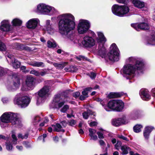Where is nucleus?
<instances>
[{
    "instance_id": "nucleus-55",
    "label": "nucleus",
    "mask_w": 155,
    "mask_h": 155,
    "mask_svg": "<svg viewBox=\"0 0 155 155\" xmlns=\"http://www.w3.org/2000/svg\"><path fill=\"white\" fill-rule=\"evenodd\" d=\"M97 134L98 135L99 138L100 139H103L104 138V137L102 133L100 132H97Z\"/></svg>"
},
{
    "instance_id": "nucleus-49",
    "label": "nucleus",
    "mask_w": 155,
    "mask_h": 155,
    "mask_svg": "<svg viewBox=\"0 0 155 155\" xmlns=\"http://www.w3.org/2000/svg\"><path fill=\"white\" fill-rule=\"evenodd\" d=\"M91 114L90 113V112H84L83 113V117L85 119H87L88 118V116L90 115Z\"/></svg>"
},
{
    "instance_id": "nucleus-36",
    "label": "nucleus",
    "mask_w": 155,
    "mask_h": 155,
    "mask_svg": "<svg viewBox=\"0 0 155 155\" xmlns=\"http://www.w3.org/2000/svg\"><path fill=\"white\" fill-rule=\"evenodd\" d=\"M6 149L9 151H12L13 148V146L11 143L9 142H6L5 144Z\"/></svg>"
},
{
    "instance_id": "nucleus-45",
    "label": "nucleus",
    "mask_w": 155,
    "mask_h": 155,
    "mask_svg": "<svg viewBox=\"0 0 155 155\" xmlns=\"http://www.w3.org/2000/svg\"><path fill=\"white\" fill-rule=\"evenodd\" d=\"M30 74H33L34 75L37 76H39V72L35 70H33L30 71Z\"/></svg>"
},
{
    "instance_id": "nucleus-25",
    "label": "nucleus",
    "mask_w": 155,
    "mask_h": 155,
    "mask_svg": "<svg viewBox=\"0 0 155 155\" xmlns=\"http://www.w3.org/2000/svg\"><path fill=\"white\" fill-rule=\"evenodd\" d=\"M52 127L54 131L59 132L61 131L64 132V130L61 129L62 127L61 125L57 123L55 125H52Z\"/></svg>"
},
{
    "instance_id": "nucleus-35",
    "label": "nucleus",
    "mask_w": 155,
    "mask_h": 155,
    "mask_svg": "<svg viewBox=\"0 0 155 155\" xmlns=\"http://www.w3.org/2000/svg\"><path fill=\"white\" fill-rule=\"evenodd\" d=\"M41 120V118L38 116L34 117L33 119V123L34 125H36Z\"/></svg>"
},
{
    "instance_id": "nucleus-19",
    "label": "nucleus",
    "mask_w": 155,
    "mask_h": 155,
    "mask_svg": "<svg viewBox=\"0 0 155 155\" xmlns=\"http://www.w3.org/2000/svg\"><path fill=\"white\" fill-rule=\"evenodd\" d=\"M141 115V111L138 110H134L130 114L129 117L130 119L136 120L139 118Z\"/></svg>"
},
{
    "instance_id": "nucleus-33",
    "label": "nucleus",
    "mask_w": 155,
    "mask_h": 155,
    "mask_svg": "<svg viewBox=\"0 0 155 155\" xmlns=\"http://www.w3.org/2000/svg\"><path fill=\"white\" fill-rule=\"evenodd\" d=\"M65 62L62 63L61 64H58L57 63H54V65L57 68L60 69H63L65 65Z\"/></svg>"
},
{
    "instance_id": "nucleus-50",
    "label": "nucleus",
    "mask_w": 155,
    "mask_h": 155,
    "mask_svg": "<svg viewBox=\"0 0 155 155\" xmlns=\"http://www.w3.org/2000/svg\"><path fill=\"white\" fill-rule=\"evenodd\" d=\"M7 88L8 90L9 91H15L17 89H12L14 87V85H9L7 86Z\"/></svg>"
},
{
    "instance_id": "nucleus-38",
    "label": "nucleus",
    "mask_w": 155,
    "mask_h": 155,
    "mask_svg": "<svg viewBox=\"0 0 155 155\" xmlns=\"http://www.w3.org/2000/svg\"><path fill=\"white\" fill-rule=\"evenodd\" d=\"M92 89V88L91 87L85 88L82 92V95L85 96H87L88 95L87 91H91Z\"/></svg>"
},
{
    "instance_id": "nucleus-17",
    "label": "nucleus",
    "mask_w": 155,
    "mask_h": 155,
    "mask_svg": "<svg viewBox=\"0 0 155 155\" xmlns=\"http://www.w3.org/2000/svg\"><path fill=\"white\" fill-rule=\"evenodd\" d=\"M0 28L2 31H9L10 29V25L8 21L7 20L2 21L1 23Z\"/></svg>"
},
{
    "instance_id": "nucleus-43",
    "label": "nucleus",
    "mask_w": 155,
    "mask_h": 155,
    "mask_svg": "<svg viewBox=\"0 0 155 155\" xmlns=\"http://www.w3.org/2000/svg\"><path fill=\"white\" fill-rule=\"evenodd\" d=\"M120 119H121V122H122L121 123V124H126L128 123L129 122L127 120L126 117L125 116H123L120 118Z\"/></svg>"
},
{
    "instance_id": "nucleus-13",
    "label": "nucleus",
    "mask_w": 155,
    "mask_h": 155,
    "mask_svg": "<svg viewBox=\"0 0 155 155\" xmlns=\"http://www.w3.org/2000/svg\"><path fill=\"white\" fill-rule=\"evenodd\" d=\"M49 87L48 86H45L38 92V95L39 97L37 99V104H39L42 102L43 98L47 97L49 94Z\"/></svg>"
},
{
    "instance_id": "nucleus-22",
    "label": "nucleus",
    "mask_w": 155,
    "mask_h": 155,
    "mask_svg": "<svg viewBox=\"0 0 155 155\" xmlns=\"http://www.w3.org/2000/svg\"><path fill=\"white\" fill-rule=\"evenodd\" d=\"M153 129V127L151 126H148L145 127L143 131V135L146 140L148 139L150 134Z\"/></svg>"
},
{
    "instance_id": "nucleus-15",
    "label": "nucleus",
    "mask_w": 155,
    "mask_h": 155,
    "mask_svg": "<svg viewBox=\"0 0 155 155\" xmlns=\"http://www.w3.org/2000/svg\"><path fill=\"white\" fill-rule=\"evenodd\" d=\"M131 26L137 31H140V30H147L149 28L148 24L144 22L132 24H131Z\"/></svg>"
},
{
    "instance_id": "nucleus-31",
    "label": "nucleus",
    "mask_w": 155,
    "mask_h": 155,
    "mask_svg": "<svg viewBox=\"0 0 155 155\" xmlns=\"http://www.w3.org/2000/svg\"><path fill=\"white\" fill-rule=\"evenodd\" d=\"M22 23V21L18 18H15L13 20L12 23L14 26H20Z\"/></svg>"
},
{
    "instance_id": "nucleus-32",
    "label": "nucleus",
    "mask_w": 155,
    "mask_h": 155,
    "mask_svg": "<svg viewBox=\"0 0 155 155\" xmlns=\"http://www.w3.org/2000/svg\"><path fill=\"white\" fill-rule=\"evenodd\" d=\"M143 126L140 124H137L134 127V130L136 133H138L141 131Z\"/></svg>"
},
{
    "instance_id": "nucleus-42",
    "label": "nucleus",
    "mask_w": 155,
    "mask_h": 155,
    "mask_svg": "<svg viewBox=\"0 0 155 155\" xmlns=\"http://www.w3.org/2000/svg\"><path fill=\"white\" fill-rule=\"evenodd\" d=\"M12 137L13 139L12 142L13 144H17V139L15 135L13 133L12 135Z\"/></svg>"
},
{
    "instance_id": "nucleus-6",
    "label": "nucleus",
    "mask_w": 155,
    "mask_h": 155,
    "mask_svg": "<svg viewBox=\"0 0 155 155\" xmlns=\"http://www.w3.org/2000/svg\"><path fill=\"white\" fill-rule=\"evenodd\" d=\"M123 73V76L127 79H130L134 76L135 73L137 70L138 73H141L140 71H138L137 68L131 64H128L124 65L122 70Z\"/></svg>"
},
{
    "instance_id": "nucleus-41",
    "label": "nucleus",
    "mask_w": 155,
    "mask_h": 155,
    "mask_svg": "<svg viewBox=\"0 0 155 155\" xmlns=\"http://www.w3.org/2000/svg\"><path fill=\"white\" fill-rule=\"evenodd\" d=\"M69 108V106L68 105H64L61 109V111L63 113H65Z\"/></svg>"
},
{
    "instance_id": "nucleus-18",
    "label": "nucleus",
    "mask_w": 155,
    "mask_h": 155,
    "mask_svg": "<svg viewBox=\"0 0 155 155\" xmlns=\"http://www.w3.org/2000/svg\"><path fill=\"white\" fill-rule=\"evenodd\" d=\"M140 94L141 98L144 100L148 101L150 99V96L147 89H141L140 92Z\"/></svg>"
},
{
    "instance_id": "nucleus-63",
    "label": "nucleus",
    "mask_w": 155,
    "mask_h": 155,
    "mask_svg": "<svg viewBox=\"0 0 155 155\" xmlns=\"http://www.w3.org/2000/svg\"><path fill=\"white\" fill-rule=\"evenodd\" d=\"M23 144L25 145L26 147H30L29 143L28 142H23Z\"/></svg>"
},
{
    "instance_id": "nucleus-34",
    "label": "nucleus",
    "mask_w": 155,
    "mask_h": 155,
    "mask_svg": "<svg viewBox=\"0 0 155 155\" xmlns=\"http://www.w3.org/2000/svg\"><path fill=\"white\" fill-rule=\"evenodd\" d=\"M47 46L49 48H54L56 47V44L55 42L53 41H48L47 42Z\"/></svg>"
},
{
    "instance_id": "nucleus-2",
    "label": "nucleus",
    "mask_w": 155,
    "mask_h": 155,
    "mask_svg": "<svg viewBox=\"0 0 155 155\" xmlns=\"http://www.w3.org/2000/svg\"><path fill=\"white\" fill-rule=\"evenodd\" d=\"M11 122L13 125L16 126L20 125L21 121L19 118V115L12 112H6L4 113L0 117V124L2 128H4L6 125L4 123Z\"/></svg>"
},
{
    "instance_id": "nucleus-20",
    "label": "nucleus",
    "mask_w": 155,
    "mask_h": 155,
    "mask_svg": "<svg viewBox=\"0 0 155 155\" xmlns=\"http://www.w3.org/2000/svg\"><path fill=\"white\" fill-rule=\"evenodd\" d=\"M38 20L36 18L32 19L29 20L27 23L26 26L29 28L34 29L37 25Z\"/></svg>"
},
{
    "instance_id": "nucleus-48",
    "label": "nucleus",
    "mask_w": 155,
    "mask_h": 155,
    "mask_svg": "<svg viewBox=\"0 0 155 155\" xmlns=\"http://www.w3.org/2000/svg\"><path fill=\"white\" fill-rule=\"evenodd\" d=\"M122 143L120 141H118L117 143L115 145V147L116 149L117 150H119L120 148V147H121Z\"/></svg>"
},
{
    "instance_id": "nucleus-3",
    "label": "nucleus",
    "mask_w": 155,
    "mask_h": 155,
    "mask_svg": "<svg viewBox=\"0 0 155 155\" xmlns=\"http://www.w3.org/2000/svg\"><path fill=\"white\" fill-rule=\"evenodd\" d=\"M124 104L122 101L113 100L108 102L107 106H104V108L107 111H110L113 110L117 111H121L124 109Z\"/></svg>"
},
{
    "instance_id": "nucleus-27",
    "label": "nucleus",
    "mask_w": 155,
    "mask_h": 155,
    "mask_svg": "<svg viewBox=\"0 0 155 155\" xmlns=\"http://www.w3.org/2000/svg\"><path fill=\"white\" fill-rule=\"evenodd\" d=\"M123 95L122 92H111L108 95V96L110 98H114L120 97Z\"/></svg>"
},
{
    "instance_id": "nucleus-57",
    "label": "nucleus",
    "mask_w": 155,
    "mask_h": 155,
    "mask_svg": "<svg viewBox=\"0 0 155 155\" xmlns=\"http://www.w3.org/2000/svg\"><path fill=\"white\" fill-rule=\"evenodd\" d=\"M80 94V93L79 92H76L73 93V96L75 97H79Z\"/></svg>"
},
{
    "instance_id": "nucleus-51",
    "label": "nucleus",
    "mask_w": 155,
    "mask_h": 155,
    "mask_svg": "<svg viewBox=\"0 0 155 155\" xmlns=\"http://www.w3.org/2000/svg\"><path fill=\"white\" fill-rule=\"evenodd\" d=\"M21 69L22 71L23 72L27 73L29 72V71L28 70H26V67L25 66H22L21 67Z\"/></svg>"
},
{
    "instance_id": "nucleus-5",
    "label": "nucleus",
    "mask_w": 155,
    "mask_h": 155,
    "mask_svg": "<svg viewBox=\"0 0 155 155\" xmlns=\"http://www.w3.org/2000/svg\"><path fill=\"white\" fill-rule=\"evenodd\" d=\"M112 11L114 15L122 17L127 15L129 9L126 5L119 6L114 5L112 7Z\"/></svg>"
},
{
    "instance_id": "nucleus-14",
    "label": "nucleus",
    "mask_w": 155,
    "mask_h": 155,
    "mask_svg": "<svg viewBox=\"0 0 155 155\" xmlns=\"http://www.w3.org/2000/svg\"><path fill=\"white\" fill-rule=\"evenodd\" d=\"M65 101L58 97H56L54 100L51 107L52 108H59L64 104Z\"/></svg>"
},
{
    "instance_id": "nucleus-58",
    "label": "nucleus",
    "mask_w": 155,
    "mask_h": 155,
    "mask_svg": "<svg viewBox=\"0 0 155 155\" xmlns=\"http://www.w3.org/2000/svg\"><path fill=\"white\" fill-rule=\"evenodd\" d=\"M51 25L50 24V21L49 20H47L46 22V28L51 26Z\"/></svg>"
},
{
    "instance_id": "nucleus-54",
    "label": "nucleus",
    "mask_w": 155,
    "mask_h": 155,
    "mask_svg": "<svg viewBox=\"0 0 155 155\" xmlns=\"http://www.w3.org/2000/svg\"><path fill=\"white\" fill-rule=\"evenodd\" d=\"M2 101L3 103H7L8 101V99L7 97H3L2 99Z\"/></svg>"
},
{
    "instance_id": "nucleus-21",
    "label": "nucleus",
    "mask_w": 155,
    "mask_h": 155,
    "mask_svg": "<svg viewBox=\"0 0 155 155\" xmlns=\"http://www.w3.org/2000/svg\"><path fill=\"white\" fill-rule=\"evenodd\" d=\"M106 51L104 45L102 44H100L99 45L98 53L102 58H105V54Z\"/></svg>"
},
{
    "instance_id": "nucleus-12",
    "label": "nucleus",
    "mask_w": 155,
    "mask_h": 155,
    "mask_svg": "<svg viewBox=\"0 0 155 155\" xmlns=\"http://www.w3.org/2000/svg\"><path fill=\"white\" fill-rule=\"evenodd\" d=\"M127 61L129 63H135V65L133 66L137 68L138 70L140 71V72H142L144 68V64L141 60L138 58L131 57L129 58Z\"/></svg>"
},
{
    "instance_id": "nucleus-56",
    "label": "nucleus",
    "mask_w": 155,
    "mask_h": 155,
    "mask_svg": "<svg viewBox=\"0 0 155 155\" xmlns=\"http://www.w3.org/2000/svg\"><path fill=\"white\" fill-rule=\"evenodd\" d=\"M89 76L92 79H93L96 77V74L93 72H91L90 74H89Z\"/></svg>"
},
{
    "instance_id": "nucleus-4",
    "label": "nucleus",
    "mask_w": 155,
    "mask_h": 155,
    "mask_svg": "<svg viewBox=\"0 0 155 155\" xmlns=\"http://www.w3.org/2000/svg\"><path fill=\"white\" fill-rule=\"evenodd\" d=\"M30 101V98L28 97L24 96L22 93L17 94L13 100L15 104L20 106L21 107H25L27 106Z\"/></svg>"
},
{
    "instance_id": "nucleus-9",
    "label": "nucleus",
    "mask_w": 155,
    "mask_h": 155,
    "mask_svg": "<svg viewBox=\"0 0 155 155\" xmlns=\"http://www.w3.org/2000/svg\"><path fill=\"white\" fill-rule=\"evenodd\" d=\"M35 79L31 76H28L25 80V84L22 85L21 89L24 91L32 90L35 87Z\"/></svg>"
},
{
    "instance_id": "nucleus-59",
    "label": "nucleus",
    "mask_w": 155,
    "mask_h": 155,
    "mask_svg": "<svg viewBox=\"0 0 155 155\" xmlns=\"http://www.w3.org/2000/svg\"><path fill=\"white\" fill-rule=\"evenodd\" d=\"M46 74V72L45 71H43L39 72V76H43L45 75Z\"/></svg>"
},
{
    "instance_id": "nucleus-11",
    "label": "nucleus",
    "mask_w": 155,
    "mask_h": 155,
    "mask_svg": "<svg viewBox=\"0 0 155 155\" xmlns=\"http://www.w3.org/2000/svg\"><path fill=\"white\" fill-rule=\"evenodd\" d=\"M81 43L85 47L91 48L96 45V41L92 37L86 35L84 37Z\"/></svg>"
},
{
    "instance_id": "nucleus-52",
    "label": "nucleus",
    "mask_w": 155,
    "mask_h": 155,
    "mask_svg": "<svg viewBox=\"0 0 155 155\" xmlns=\"http://www.w3.org/2000/svg\"><path fill=\"white\" fill-rule=\"evenodd\" d=\"M151 43L150 44L152 45H155V33L153 36H152V38L151 39Z\"/></svg>"
},
{
    "instance_id": "nucleus-16",
    "label": "nucleus",
    "mask_w": 155,
    "mask_h": 155,
    "mask_svg": "<svg viewBox=\"0 0 155 155\" xmlns=\"http://www.w3.org/2000/svg\"><path fill=\"white\" fill-rule=\"evenodd\" d=\"M12 79H13V85L14 87L12 89H17L18 88L20 85V79L18 77V75L15 73H13L12 74Z\"/></svg>"
},
{
    "instance_id": "nucleus-47",
    "label": "nucleus",
    "mask_w": 155,
    "mask_h": 155,
    "mask_svg": "<svg viewBox=\"0 0 155 155\" xmlns=\"http://www.w3.org/2000/svg\"><path fill=\"white\" fill-rule=\"evenodd\" d=\"M89 135L91 137L95 134L96 133V130L91 128H90L89 130Z\"/></svg>"
},
{
    "instance_id": "nucleus-26",
    "label": "nucleus",
    "mask_w": 155,
    "mask_h": 155,
    "mask_svg": "<svg viewBox=\"0 0 155 155\" xmlns=\"http://www.w3.org/2000/svg\"><path fill=\"white\" fill-rule=\"evenodd\" d=\"M97 34L98 35V38H97L98 41L101 42H104L106 41V40L102 32H97Z\"/></svg>"
},
{
    "instance_id": "nucleus-53",
    "label": "nucleus",
    "mask_w": 155,
    "mask_h": 155,
    "mask_svg": "<svg viewBox=\"0 0 155 155\" xmlns=\"http://www.w3.org/2000/svg\"><path fill=\"white\" fill-rule=\"evenodd\" d=\"M118 137L119 138L122 139L124 140H126L127 141H128L129 140L126 137L122 135H120L118 136Z\"/></svg>"
},
{
    "instance_id": "nucleus-28",
    "label": "nucleus",
    "mask_w": 155,
    "mask_h": 155,
    "mask_svg": "<svg viewBox=\"0 0 155 155\" xmlns=\"http://www.w3.org/2000/svg\"><path fill=\"white\" fill-rule=\"evenodd\" d=\"M121 149L122 151V154L123 155L127 154L128 153V151L131 150L129 147L126 145L121 146Z\"/></svg>"
},
{
    "instance_id": "nucleus-37",
    "label": "nucleus",
    "mask_w": 155,
    "mask_h": 155,
    "mask_svg": "<svg viewBox=\"0 0 155 155\" xmlns=\"http://www.w3.org/2000/svg\"><path fill=\"white\" fill-rule=\"evenodd\" d=\"M75 58L77 59L78 61H89V59L88 58L83 56L82 55H79L78 56H76L75 57Z\"/></svg>"
},
{
    "instance_id": "nucleus-23",
    "label": "nucleus",
    "mask_w": 155,
    "mask_h": 155,
    "mask_svg": "<svg viewBox=\"0 0 155 155\" xmlns=\"http://www.w3.org/2000/svg\"><path fill=\"white\" fill-rule=\"evenodd\" d=\"M8 57L11 60H12V65L14 68L15 69H17L20 67L21 65L20 62H19L17 60L15 59L13 56L9 55L8 56Z\"/></svg>"
},
{
    "instance_id": "nucleus-29",
    "label": "nucleus",
    "mask_w": 155,
    "mask_h": 155,
    "mask_svg": "<svg viewBox=\"0 0 155 155\" xmlns=\"http://www.w3.org/2000/svg\"><path fill=\"white\" fill-rule=\"evenodd\" d=\"M122 122L121 119L119 118L117 119H114L112 120V123L113 125L117 127L121 125Z\"/></svg>"
},
{
    "instance_id": "nucleus-30",
    "label": "nucleus",
    "mask_w": 155,
    "mask_h": 155,
    "mask_svg": "<svg viewBox=\"0 0 155 155\" xmlns=\"http://www.w3.org/2000/svg\"><path fill=\"white\" fill-rule=\"evenodd\" d=\"M29 64L34 67H40L41 66L44 67V66L43 62H31L29 63Z\"/></svg>"
},
{
    "instance_id": "nucleus-1",
    "label": "nucleus",
    "mask_w": 155,
    "mask_h": 155,
    "mask_svg": "<svg viewBox=\"0 0 155 155\" xmlns=\"http://www.w3.org/2000/svg\"><path fill=\"white\" fill-rule=\"evenodd\" d=\"M58 18L59 32L63 37L73 40L74 34L72 33L71 31L75 28L74 16L70 14H65L59 15Z\"/></svg>"
},
{
    "instance_id": "nucleus-40",
    "label": "nucleus",
    "mask_w": 155,
    "mask_h": 155,
    "mask_svg": "<svg viewBox=\"0 0 155 155\" xmlns=\"http://www.w3.org/2000/svg\"><path fill=\"white\" fill-rule=\"evenodd\" d=\"M7 73L6 70L0 67V77L5 75Z\"/></svg>"
},
{
    "instance_id": "nucleus-24",
    "label": "nucleus",
    "mask_w": 155,
    "mask_h": 155,
    "mask_svg": "<svg viewBox=\"0 0 155 155\" xmlns=\"http://www.w3.org/2000/svg\"><path fill=\"white\" fill-rule=\"evenodd\" d=\"M134 5L138 8H142L145 6L144 2L139 0H131Z\"/></svg>"
},
{
    "instance_id": "nucleus-64",
    "label": "nucleus",
    "mask_w": 155,
    "mask_h": 155,
    "mask_svg": "<svg viewBox=\"0 0 155 155\" xmlns=\"http://www.w3.org/2000/svg\"><path fill=\"white\" fill-rule=\"evenodd\" d=\"M89 33L91 34L92 36L91 37H92L93 38L95 37L96 35L95 33L92 31H89Z\"/></svg>"
},
{
    "instance_id": "nucleus-8",
    "label": "nucleus",
    "mask_w": 155,
    "mask_h": 155,
    "mask_svg": "<svg viewBox=\"0 0 155 155\" xmlns=\"http://www.w3.org/2000/svg\"><path fill=\"white\" fill-rule=\"evenodd\" d=\"M119 51L115 43L112 44L110 47V51L108 54L110 60L114 61H117L119 59Z\"/></svg>"
},
{
    "instance_id": "nucleus-60",
    "label": "nucleus",
    "mask_w": 155,
    "mask_h": 155,
    "mask_svg": "<svg viewBox=\"0 0 155 155\" xmlns=\"http://www.w3.org/2000/svg\"><path fill=\"white\" fill-rule=\"evenodd\" d=\"M61 124L64 127H66L67 124H68L67 122L65 120H63L61 122Z\"/></svg>"
},
{
    "instance_id": "nucleus-10",
    "label": "nucleus",
    "mask_w": 155,
    "mask_h": 155,
    "mask_svg": "<svg viewBox=\"0 0 155 155\" xmlns=\"http://www.w3.org/2000/svg\"><path fill=\"white\" fill-rule=\"evenodd\" d=\"M90 27V23L87 20L81 19L79 21L78 31L80 34H84L88 31Z\"/></svg>"
},
{
    "instance_id": "nucleus-7",
    "label": "nucleus",
    "mask_w": 155,
    "mask_h": 155,
    "mask_svg": "<svg viewBox=\"0 0 155 155\" xmlns=\"http://www.w3.org/2000/svg\"><path fill=\"white\" fill-rule=\"evenodd\" d=\"M37 12L38 13L52 15L56 13L57 12L53 7L44 4H40L37 6Z\"/></svg>"
},
{
    "instance_id": "nucleus-46",
    "label": "nucleus",
    "mask_w": 155,
    "mask_h": 155,
    "mask_svg": "<svg viewBox=\"0 0 155 155\" xmlns=\"http://www.w3.org/2000/svg\"><path fill=\"white\" fill-rule=\"evenodd\" d=\"M46 30L48 31V32L50 34L52 33L54 31L52 25H51V26H49V27L46 28Z\"/></svg>"
},
{
    "instance_id": "nucleus-44",
    "label": "nucleus",
    "mask_w": 155,
    "mask_h": 155,
    "mask_svg": "<svg viewBox=\"0 0 155 155\" xmlns=\"http://www.w3.org/2000/svg\"><path fill=\"white\" fill-rule=\"evenodd\" d=\"M6 47L4 43L0 41V51H5Z\"/></svg>"
},
{
    "instance_id": "nucleus-62",
    "label": "nucleus",
    "mask_w": 155,
    "mask_h": 155,
    "mask_svg": "<svg viewBox=\"0 0 155 155\" xmlns=\"http://www.w3.org/2000/svg\"><path fill=\"white\" fill-rule=\"evenodd\" d=\"M99 142L100 143V144L101 146H103L105 145V143L103 140H99Z\"/></svg>"
},
{
    "instance_id": "nucleus-61",
    "label": "nucleus",
    "mask_w": 155,
    "mask_h": 155,
    "mask_svg": "<svg viewBox=\"0 0 155 155\" xmlns=\"http://www.w3.org/2000/svg\"><path fill=\"white\" fill-rule=\"evenodd\" d=\"M91 137V139H92L94 140H97V135H92V136L90 137Z\"/></svg>"
},
{
    "instance_id": "nucleus-39",
    "label": "nucleus",
    "mask_w": 155,
    "mask_h": 155,
    "mask_svg": "<svg viewBox=\"0 0 155 155\" xmlns=\"http://www.w3.org/2000/svg\"><path fill=\"white\" fill-rule=\"evenodd\" d=\"M77 123L76 120L72 119L68 121L67 124L70 126L73 127L76 125Z\"/></svg>"
}]
</instances>
